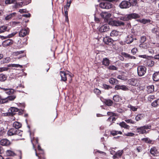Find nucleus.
Wrapping results in <instances>:
<instances>
[{
	"label": "nucleus",
	"mask_w": 159,
	"mask_h": 159,
	"mask_svg": "<svg viewBox=\"0 0 159 159\" xmlns=\"http://www.w3.org/2000/svg\"><path fill=\"white\" fill-rule=\"evenodd\" d=\"M36 156L38 157L39 159H46L45 153L41 154Z\"/></svg>",
	"instance_id": "52"
},
{
	"label": "nucleus",
	"mask_w": 159,
	"mask_h": 159,
	"mask_svg": "<svg viewBox=\"0 0 159 159\" xmlns=\"http://www.w3.org/2000/svg\"><path fill=\"white\" fill-rule=\"evenodd\" d=\"M144 64L149 67H152L154 64V61L151 59H146L144 61Z\"/></svg>",
	"instance_id": "12"
},
{
	"label": "nucleus",
	"mask_w": 159,
	"mask_h": 159,
	"mask_svg": "<svg viewBox=\"0 0 159 159\" xmlns=\"http://www.w3.org/2000/svg\"><path fill=\"white\" fill-rule=\"evenodd\" d=\"M107 69L110 70H117L118 68L114 65H110L108 66Z\"/></svg>",
	"instance_id": "50"
},
{
	"label": "nucleus",
	"mask_w": 159,
	"mask_h": 159,
	"mask_svg": "<svg viewBox=\"0 0 159 159\" xmlns=\"http://www.w3.org/2000/svg\"><path fill=\"white\" fill-rule=\"evenodd\" d=\"M6 154L7 156H14L16 155L15 153L13 151L9 150H7L6 151Z\"/></svg>",
	"instance_id": "38"
},
{
	"label": "nucleus",
	"mask_w": 159,
	"mask_h": 159,
	"mask_svg": "<svg viewBox=\"0 0 159 159\" xmlns=\"http://www.w3.org/2000/svg\"><path fill=\"white\" fill-rule=\"evenodd\" d=\"M119 31L116 30H112L110 34V36L111 37H117L119 34Z\"/></svg>",
	"instance_id": "28"
},
{
	"label": "nucleus",
	"mask_w": 159,
	"mask_h": 159,
	"mask_svg": "<svg viewBox=\"0 0 159 159\" xmlns=\"http://www.w3.org/2000/svg\"><path fill=\"white\" fill-rule=\"evenodd\" d=\"M22 126L21 124L18 122L16 121L13 123V126L15 128V129H18L21 127Z\"/></svg>",
	"instance_id": "36"
},
{
	"label": "nucleus",
	"mask_w": 159,
	"mask_h": 159,
	"mask_svg": "<svg viewBox=\"0 0 159 159\" xmlns=\"http://www.w3.org/2000/svg\"><path fill=\"white\" fill-rule=\"evenodd\" d=\"M103 41L105 44L109 45H111L114 42L111 38L108 36L104 38Z\"/></svg>",
	"instance_id": "11"
},
{
	"label": "nucleus",
	"mask_w": 159,
	"mask_h": 159,
	"mask_svg": "<svg viewBox=\"0 0 159 159\" xmlns=\"http://www.w3.org/2000/svg\"><path fill=\"white\" fill-rule=\"evenodd\" d=\"M102 65L105 66H108L110 64L109 59L107 57L103 58L102 61Z\"/></svg>",
	"instance_id": "26"
},
{
	"label": "nucleus",
	"mask_w": 159,
	"mask_h": 159,
	"mask_svg": "<svg viewBox=\"0 0 159 159\" xmlns=\"http://www.w3.org/2000/svg\"><path fill=\"white\" fill-rule=\"evenodd\" d=\"M17 0H6L5 3L6 4H9L16 2Z\"/></svg>",
	"instance_id": "46"
},
{
	"label": "nucleus",
	"mask_w": 159,
	"mask_h": 159,
	"mask_svg": "<svg viewBox=\"0 0 159 159\" xmlns=\"http://www.w3.org/2000/svg\"><path fill=\"white\" fill-rule=\"evenodd\" d=\"M104 103L106 105L108 106H111L112 105L113 102L111 99H105L104 100Z\"/></svg>",
	"instance_id": "33"
},
{
	"label": "nucleus",
	"mask_w": 159,
	"mask_h": 159,
	"mask_svg": "<svg viewBox=\"0 0 159 159\" xmlns=\"http://www.w3.org/2000/svg\"><path fill=\"white\" fill-rule=\"evenodd\" d=\"M3 89L6 92V93L8 95H11L13 94L15 92V90L12 89H8L3 88Z\"/></svg>",
	"instance_id": "24"
},
{
	"label": "nucleus",
	"mask_w": 159,
	"mask_h": 159,
	"mask_svg": "<svg viewBox=\"0 0 159 159\" xmlns=\"http://www.w3.org/2000/svg\"><path fill=\"white\" fill-rule=\"evenodd\" d=\"M8 102V98H1H1L0 99V104H4L5 103H6Z\"/></svg>",
	"instance_id": "48"
},
{
	"label": "nucleus",
	"mask_w": 159,
	"mask_h": 159,
	"mask_svg": "<svg viewBox=\"0 0 159 159\" xmlns=\"http://www.w3.org/2000/svg\"><path fill=\"white\" fill-rule=\"evenodd\" d=\"M7 76L6 74L3 73L0 74V81L1 82H4L6 80Z\"/></svg>",
	"instance_id": "34"
},
{
	"label": "nucleus",
	"mask_w": 159,
	"mask_h": 159,
	"mask_svg": "<svg viewBox=\"0 0 159 159\" xmlns=\"http://www.w3.org/2000/svg\"><path fill=\"white\" fill-rule=\"evenodd\" d=\"M93 91L95 93L98 95H100L101 93V91L98 89H94Z\"/></svg>",
	"instance_id": "59"
},
{
	"label": "nucleus",
	"mask_w": 159,
	"mask_h": 159,
	"mask_svg": "<svg viewBox=\"0 0 159 159\" xmlns=\"http://www.w3.org/2000/svg\"><path fill=\"white\" fill-rule=\"evenodd\" d=\"M109 24L113 26H123L124 25V23L120 21L112 20L110 21Z\"/></svg>",
	"instance_id": "7"
},
{
	"label": "nucleus",
	"mask_w": 159,
	"mask_h": 159,
	"mask_svg": "<svg viewBox=\"0 0 159 159\" xmlns=\"http://www.w3.org/2000/svg\"><path fill=\"white\" fill-rule=\"evenodd\" d=\"M60 75L61 77V80L64 81H66L67 80V76H70L68 74H66L64 71H61Z\"/></svg>",
	"instance_id": "17"
},
{
	"label": "nucleus",
	"mask_w": 159,
	"mask_h": 159,
	"mask_svg": "<svg viewBox=\"0 0 159 159\" xmlns=\"http://www.w3.org/2000/svg\"><path fill=\"white\" fill-rule=\"evenodd\" d=\"M116 120V118L115 117L112 116H110L107 119V121L111 122L110 125H112L113 123H114Z\"/></svg>",
	"instance_id": "39"
},
{
	"label": "nucleus",
	"mask_w": 159,
	"mask_h": 159,
	"mask_svg": "<svg viewBox=\"0 0 159 159\" xmlns=\"http://www.w3.org/2000/svg\"><path fill=\"white\" fill-rule=\"evenodd\" d=\"M16 14V13H13L5 17V20H9L10 19L12 18L13 17L15 16Z\"/></svg>",
	"instance_id": "44"
},
{
	"label": "nucleus",
	"mask_w": 159,
	"mask_h": 159,
	"mask_svg": "<svg viewBox=\"0 0 159 159\" xmlns=\"http://www.w3.org/2000/svg\"><path fill=\"white\" fill-rule=\"evenodd\" d=\"M151 20L150 19H143L140 21V22L143 24L150 23H151Z\"/></svg>",
	"instance_id": "47"
},
{
	"label": "nucleus",
	"mask_w": 159,
	"mask_h": 159,
	"mask_svg": "<svg viewBox=\"0 0 159 159\" xmlns=\"http://www.w3.org/2000/svg\"><path fill=\"white\" fill-rule=\"evenodd\" d=\"M125 121L128 123H130L131 124H134L135 123V122L131 119L126 120H125Z\"/></svg>",
	"instance_id": "64"
},
{
	"label": "nucleus",
	"mask_w": 159,
	"mask_h": 159,
	"mask_svg": "<svg viewBox=\"0 0 159 159\" xmlns=\"http://www.w3.org/2000/svg\"><path fill=\"white\" fill-rule=\"evenodd\" d=\"M69 8L66 7V6L64 7V16H68V10H69Z\"/></svg>",
	"instance_id": "54"
},
{
	"label": "nucleus",
	"mask_w": 159,
	"mask_h": 159,
	"mask_svg": "<svg viewBox=\"0 0 159 159\" xmlns=\"http://www.w3.org/2000/svg\"><path fill=\"white\" fill-rule=\"evenodd\" d=\"M134 35L130 34L128 35L125 38V43L127 44H130L132 43L134 41Z\"/></svg>",
	"instance_id": "9"
},
{
	"label": "nucleus",
	"mask_w": 159,
	"mask_h": 159,
	"mask_svg": "<svg viewBox=\"0 0 159 159\" xmlns=\"http://www.w3.org/2000/svg\"><path fill=\"white\" fill-rule=\"evenodd\" d=\"M142 148L143 147L142 146H137L136 148V150L138 151V152H141L143 150Z\"/></svg>",
	"instance_id": "60"
},
{
	"label": "nucleus",
	"mask_w": 159,
	"mask_h": 159,
	"mask_svg": "<svg viewBox=\"0 0 159 159\" xmlns=\"http://www.w3.org/2000/svg\"><path fill=\"white\" fill-rule=\"evenodd\" d=\"M152 126L150 125H147L139 127L136 129V132L140 134H146L149 133V130L148 129H150Z\"/></svg>",
	"instance_id": "1"
},
{
	"label": "nucleus",
	"mask_w": 159,
	"mask_h": 159,
	"mask_svg": "<svg viewBox=\"0 0 159 159\" xmlns=\"http://www.w3.org/2000/svg\"><path fill=\"white\" fill-rule=\"evenodd\" d=\"M119 125L121 127L127 129H129L130 126L124 121L120 123Z\"/></svg>",
	"instance_id": "32"
},
{
	"label": "nucleus",
	"mask_w": 159,
	"mask_h": 159,
	"mask_svg": "<svg viewBox=\"0 0 159 159\" xmlns=\"http://www.w3.org/2000/svg\"><path fill=\"white\" fill-rule=\"evenodd\" d=\"M138 52V49L136 48H134L131 50V53L134 55L136 54Z\"/></svg>",
	"instance_id": "62"
},
{
	"label": "nucleus",
	"mask_w": 159,
	"mask_h": 159,
	"mask_svg": "<svg viewBox=\"0 0 159 159\" xmlns=\"http://www.w3.org/2000/svg\"><path fill=\"white\" fill-rule=\"evenodd\" d=\"M16 129L11 128L9 129L7 132V134L8 136H12L15 135Z\"/></svg>",
	"instance_id": "30"
},
{
	"label": "nucleus",
	"mask_w": 159,
	"mask_h": 159,
	"mask_svg": "<svg viewBox=\"0 0 159 159\" xmlns=\"http://www.w3.org/2000/svg\"><path fill=\"white\" fill-rule=\"evenodd\" d=\"M13 43V41L11 39H8L4 41L2 43V45L4 47H7L8 46L11 45Z\"/></svg>",
	"instance_id": "16"
},
{
	"label": "nucleus",
	"mask_w": 159,
	"mask_h": 159,
	"mask_svg": "<svg viewBox=\"0 0 159 159\" xmlns=\"http://www.w3.org/2000/svg\"><path fill=\"white\" fill-rule=\"evenodd\" d=\"M119 6L122 9H127L131 7V4L129 2L124 0L120 3Z\"/></svg>",
	"instance_id": "4"
},
{
	"label": "nucleus",
	"mask_w": 159,
	"mask_h": 159,
	"mask_svg": "<svg viewBox=\"0 0 159 159\" xmlns=\"http://www.w3.org/2000/svg\"><path fill=\"white\" fill-rule=\"evenodd\" d=\"M139 82V80L135 78H131L128 81V83L129 85L134 86H138Z\"/></svg>",
	"instance_id": "5"
},
{
	"label": "nucleus",
	"mask_w": 159,
	"mask_h": 159,
	"mask_svg": "<svg viewBox=\"0 0 159 159\" xmlns=\"http://www.w3.org/2000/svg\"><path fill=\"white\" fill-rule=\"evenodd\" d=\"M101 15L102 17L106 19H108L111 16L110 13L107 12H102L101 14Z\"/></svg>",
	"instance_id": "21"
},
{
	"label": "nucleus",
	"mask_w": 159,
	"mask_h": 159,
	"mask_svg": "<svg viewBox=\"0 0 159 159\" xmlns=\"http://www.w3.org/2000/svg\"><path fill=\"white\" fill-rule=\"evenodd\" d=\"M152 79L154 81H159V71L155 72L152 75Z\"/></svg>",
	"instance_id": "23"
},
{
	"label": "nucleus",
	"mask_w": 159,
	"mask_h": 159,
	"mask_svg": "<svg viewBox=\"0 0 159 159\" xmlns=\"http://www.w3.org/2000/svg\"><path fill=\"white\" fill-rule=\"evenodd\" d=\"M39 139L37 138L34 137L33 140H32V143L33 144L34 148H35V146L36 144H38Z\"/></svg>",
	"instance_id": "35"
},
{
	"label": "nucleus",
	"mask_w": 159,
	"mask_h": 159,
	"mask_svg": "<svg viewBox=\"0 0 159 159\" xmlns=\"http://www.w3.org/2000/svg\"><path fill=\"white\" fill-rule=\"evenodd\" d=\"M147 38L145 36H142L140 37L139 39V42L141 43H144L146 41Z\"/></svg>",
	"instance_id": "49"
},
{
	"label": "nucleus",
	"mask_w": 159,
	"mask_h": 159,
	"mask_svg": "<svg viewBox=\"0 0 159 159\" xmlns=\"http://www.w3.org/2000/svg\"><path fill=\"white\" fill-rule=\"evenodd\" d=\"M129 2L131 4V6L135 5L137 3V0H129Z\"/></svg>",
	"instance_id": "56"
},
{
	"label": "nucleus",
	"mask_w": 159,
	"mask_h": 159,
	"mask_svg": "<svg viewBox=\"0 0 159 159\" xmlns=\"http://www.w3.org/2000/svg\"><path fill=\"white\" fill-rule=\"evenodd\" d=\"M16 98V96L14 95L9 96L7 97L8 101L14 100Z\"/></svg>",
	"instance_id": "53"
},
{
	"label": "nucleus",
	"mask_w": 159,
	"mask_h": 159,
	"mask_svg": "<svg viewBox=\"0 0 159 159\" xmlns=\"http://www.w3.org/2000/svg\"><path fill=\"white\" fill-rule=\"evenodd\" d=\"M147 68L145 66H140L137 67V73L139 76L144 75L146 72Z\"/></svg>",
	"instance_id": "2"
},
{
	"label": "nucleus",
	"mask_w": 159,
	"mask_h": 159,
	"mask_svg": "<svg viewBox=\"0 0 159 159\" xmlns=\"http://www.w3.org/2000/svg\"><path fill=\"white\" fill-rule=\"evenodd\" d=\"M113 5L109 2H104L100 3L99 7L103 9H109L112 7Z\"/></svg>",
	"instance_id": "3"
},
{
	"label": "nucleus",
	"mask_w": 159,
	"mask_h": 159,
	"mask_svg": "<svg viewBox=\"0 0 159 159\" xmlns=\"http://www.w3.org/2000/svg\"><path fill=\"white\" fill-rule=\"evenodd\" d=\"M72 0H67L66 5H65L64 6H66V7L69 8Z\"/></svg>",
	"instance_id": "61"
},
{
	"label": "nucleus",
	"mask_w": 159,
	"mask_h": 159,
	"mask_svg": "<svg viewBox=\"0 0 159 159\" xmlns=\"http://www.w3.org/2000/svg\"><path fill=\"white\" fill-rule=\"evenodd\" d=\"M151 105L153 107H155L159 106V99H157L154 101L152 103Z\"/></svg>",
	"instance_id": "40"
},
{
	"label": "nucleus",
	"mask_w": 159,
	"mask_h": 159,
	"mask_svg": "<svg viewBox=\"0 0 159 159\" xmlns=\"http://www.w3.org/2000/svg\"><path fill=\"white\" fill-rule=\"evenodd\" d=\"M123 152V150H119L115 154L114 157L116 158L120 157L122 155Z\"/></svg>",
	"instance_id": "37"
},
{
	"label": "nucleus",
	"mask_w": 159,
	"mask_h": 159,
	"mask_svg": "<svg viewBox=\"0 0 159 159\" xmlns=\"http://www.w3.org/2000/svg\"><path fill=\"white\" fill-rule=\"evenodd\" d=\"M155 98L154 95H149L148 97V101L150 102H151L152 100L154 99Z\"/></svg>",
	"instance_id": "63"
},
{
	"label": "nucleus",
	"mask_w": 159,
	"mask_h": 159,
	"mask_svg": "<svg viewBox=\"0 0 159 159\" xmlns=\"http://www.w3.org/2000/svg\"><path fill=\"white\" fill-rule=\"evenodd\" d=\"M20 66V65L17 64H11L8 65V66L9 67H18Z\"/></svg>",
	"instance_id": "58"
},
{
	"label": "nucleus",
	"mask_w": 159,
	"mask_h": 159,
	"mask_svg": "<svg viewBox=\"0 0 159 159\" xmlns=\"http://www.w3.org/2000/svg\"><path fill=\"white\" fill-rule=\"evenodd\" d=\"M121 89L123 91H127L129 89L127 86L125 85H121Z\"/></svg>",
	"instance_id": "57"
},
{
	"label": "nucleus",
	"mask_w": 159,
	"mask_h": 159,
	"mask_svg": "<svg viewBox=\"0 0 159 159\" xmlns=\"http://www.w3.org/2000/svg\"><path fill=\"white\" fill-rule=\"evenodd\" d=\"M29 33V30L28 28L26 29H22L19 33V36L20 37H24Z\"/></svg>",
	"instance_id": "10"
},
{
	"label": "nucleus",
	"mask_w": 159,
	"mask_h": 159,
	"mask_svg": "<svg viewBox=\"0 0 159 159\" xmlns=\"http://www.w3.org/2000/svg\"><path fill=\"white\" fill-rule=\"evenodd\" d=\"M121 54L122 56L129 59H136V57H135L132 56L130 54L125 52H122Z\"/></svg>",
	"instance_id": "22"
},
{
	"label": "nucleus",
	"mask_w": 159,
	"mask_h": 159,
	"mask_svg": "<svg viewBox=\"0 0 159 159\" xmlns=\"http://www.w3.org/2000/svg\"><path fill=\"white\" fill-rule=\"evenodd\" d=\"M19 109L14 107H11L8 110V112L6 113L7 116H13L16 114V112L18 111Z\"/></svg>",
	"instance_id": "6"
},
{
	"label": "nucleus",
	"mask_w": 159,
	"mask_h": 159,
	"mask_svg": "<svg viewBox=\"0 0 159 159\" xmlns=\"http://www.w3.org/2000/svg\"><path fill=\"white\" fill-rule=\"evenodd\" d=\"M122 132L120 131H116L115 130H112L110 131V134L113 136H116L118 134H122Z\"/></svg>",
	"instance_id": "31"
},
{
	"label": "nucleus",
	"mask_w": 159,
	"mask_h": 159,
	"mask_svg": "<svg viewBox=\"0 0 159 159\" xmlns=\"http://www.w3.org/2000/svg\"><path fill=\"white\" fill-rule=\"evenodd\" d=\"M110 28L107 24L101 26L99 29V31L101 32H107L109 30Z\"/></svg>",
	"instance_id": "15"
},
{
	"label": "nucleus",
	"mask_w": 159,
	"mask_h": 159,
	"mask_svg": "<svg viewBox=\"0 0 159 159\" xmlns=\"http://www.w3.org/2000/svg\"><path fill=\"white\" fill-rule=\"evenodd\" d=\"M113 99L115 102H119L120 100H121V98L119 95H115L114 96Z\"/></svg>",
	"instance_id": "41"
},
{
	"label": "nucleus",
	"mask_w": 159,
	"mask_h": 159,
	"mask_svg": "<svg viewBox=\"0 0 159 159\" xmlns=\"http://www.w3.org/2000/svg\"><path fill=\"white\" fill-rule=\"evenodd\" d=\"M143 116L144 114H138L136 116L135 119L137 121H139L143 118Z\"/></svg>",
	"instance_id": "42"
},
{
	"label": "nucleus",
	"mask_w": 159,
	"mask_h": 159,
	"mask_svg": "<svg viewBox=\"0 0 159 159\" xmlns=\"http://www.w3.org/2000/svg\"><path fill=\"white\" fill-rule=\"evenodd\" d=\"M151 32L153 34L156 36H159V29L157 27H155L151 30Z\"/></svg>",
	"instance_id": "25"
},
{
	"label": "nucleus",
	"mask_w": 159,
	"mask_h": 159,
	"mask_svg": "<svg viewBox=\"0 0 159 159\" xmlns=\"http://www.w3.org/2000/svg\"><path fill=\"white\" fill-rule=\"evenodd\" d=\"M103 87L105 89L108 90L110 89H111L112 88V87L106 84H103Z\"/></svg>",
	"instance_id": "55"
},
{
	"label": "nucleus",
	"mask_w": 159,
	"mask_h": 159,
	"mask_svg": "<svg viewBox=\"0 0 159 159\" xmlns=\"http://www.w3.org/2000/svg\"><path fill=\"white\" fill-rule=\"evenodd\" d=\"M159 152L155 147L152 148L150 150V154L153 156H157L159 154Z\"/></svg>",
	"instance_id": "13"
},
{
	"label": "nucleus",
	"mask_w": 159,
	"mask_h": 159,
	"mask_svg": "<svg viewBox=\"0 0 159 159\" xmlns=\"http://www.w3.org/2000/svg\"><path fill=\"white\" fill-rule=\"evenodd\" d=\"M141 140L147 143L152 144H154V141L151 140L148 138H143L141 139Z\"/></svg>",
	"instance_id": "19"
},
{
	"label": "nucleus",
	"mask_w": 159,
	"mask_h": 159,
	"mask_svg": "<svg viewBox=\"0 0 159 159\" xmlns=\"http://www.w3.org/2000/svg\"><path fill=\"white\" fill-rule=\"evenodd\" d=\"M11 144V142L6 139H3L0 140V144L2 146L8 147Z\"/></svg>",
	"instance_id": "8"
},
{
	"label": "nucleus",
	"mask_w": 159,
	"mask_h": 159,
	"mask_svg": "<svg viewBox=\"0 0 159 159\" xmlns=\"http://www.w3.org/2000/svg\"><path fill=\"white\" fill-rule=\"evenodd\" d=\"M147 91L148 94L152 93L154 91V86L153 85H151L147 86Z\"/></svg>",
	"instance_id": "29"
},
{
	"label": "nucleus",
	"mask_w": 159,
	"mask_h": 159,
	"mask_svg": "<svg viewBox=\"0 0 159 159\" xmlns=\"http://www.w3.org/2000/svg\"><path fill=\"white\" fill-rule=\"evenodd\" d=\"M9 29L8 26L5 25H2L0 26V34L4 33L6 31H9Z\"/></svg>",
	"instance_id": "18"
},
{
	"label": "nucleus",
	"mask_w": 159,
	"mask_h": 159,
	"mask_svg": "<svg viewBox=\"0 0 159 159\" xmlns=\"http://www.w3.org/2000/svg\"><path fill=\"white\" fill-rule=\"evenodd\" d=\"M118 80L115 78H110L109 80V83L112 85H116L118 84Z\"/></svg>",
	"instance_id": "27"
},
{
	"label": "nucleus",
	"mask_w": 159,
	"mask_h": 159,
	"mask_svg": "<svg viewBox=\"0 0 159 159\" xmlns=\"http://www.w3.org/2000/svg\"><path fill=\"white\" fill-rule=\"evenodd\" d=\"M139 47L144 49H147L148 47L149 46L148 43H144L140 44Z\"/></svg>",
	"instance_id": "43"
},
{
	"label": "nucleus",
	"mask_w": 159,
	"mask_h": 159,
	"mask_svg": "<svg viewBox=\"0 0 159 159\" xmlns=\"http://www.w3.org/2000/svg\"><path fill=\"white\" fill-rule=\"evenodd\" d=\"M35 154L36 156L41 154L44 153L43 150L41 148L40 145L39 144H38V152H37L36 149H35Z\"/></svg>",
	"instance_id": "20"
},
{
	"label": "nucleus",
	"mask_w": 159,
	"mask_h": 159,
	"mask_svg": "<svg viewBox=\"0 0 159 159\" xmlns=\"http://www.w3.org/2000/svg\"><path fill=\"white\" fill-rule=\"evenodd\" d=\"M15 135H17L20 136H21L23 134V131L18 129H16Z\"/></svg>",
	"instance_id": "45"
},
{
	"label": "nucleus",
	"mask_w": 159,
	"mask_h": 159,
	"mask_svg": "<svg viewBox=\"0 0 159 159\" xmlns=\"http://www.w3.org/2000/svg\"><path fill=\"white\" fill-rule=\"evenodd\" d=\"M135 135L134 133H131V132H129L127 133H125L123 134V135L124 136H129V137H133Z\"/></svg>",
	"instance_id": "51"
},
{
	"label": "nucleus",
	"mask_w": 159,
	"mask_h": 159,
	"mask_svg": "<svg viewBox=\"0 0 159 159\" xmlns=\"http://www.w3.org/2000/svg\"><path fill=\"white\" fill-rule=\"evenodd\" d=\"M127 18L128 20H130L133 19H137L139 18L140 17L139 15L136 13H133L127 15Z\"/></svg>",
	"instance_id": "14"
}]
</instances>
